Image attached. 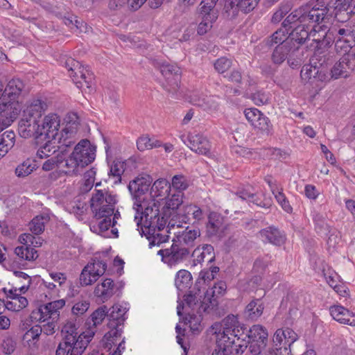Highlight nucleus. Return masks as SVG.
<instances>
[{
    "label": "nucleus",
    "instance_id": "63",
    "mask_svg": "<svg viewBox=\"0 0 355 355\" xmlns=\"http://www.w3.org/2000/svg\"><path fill=\"white\" fill-rule=\"evenodd\" d=\"M298 22L300 24V15L299 12V8L294 10L291 12L287 17L284 19L282 23V27L285 29H288V28H291V24Z\"/></svg>",
    "mask_w": 355,
    "mask_h": 355
},
{
    "label": "nucleus",
    "instance_id": "35",
    "mask_svg": "<svg viewBox=\"0 0 355 355\" xmlns=\"http://www.w3.org/2000/svg\"><path fill=\"white\" fill-rule=\"evenodd\" d=\"M182 198L183 194L180 192H178L166 200L165 205L162 208L165 216H166L168 218H169L171 214L178 211L179 207L183 202Z\"/></svg>",
    "mask_w": 355,
    "mask_h": 355
},
{
    "label": "nucleus",
    "instance_id": "3",
    "mask_svg": "<svg viewBox=\"0 0 355 355\" xmlns=\"http://www.w3.org/2000/svg\"><path fill=\"white\" fill-rule=\"evenodd\" d=\"M94 191L90 199V208L94 217L101 220L112 216L117 203L116 196L107 190L96 189Z\"/></svg>",
    "mask_w": 355,
    "mask_h": 355
},
{
    "label": "nucleus",
    "instance_id": "33",
    "mask_svg": "<svg viewBox=\"0 0 355 355\" xmlns=\"http://www.w3.org/2000/svg\"><path fill=\"white\" fill-rule=\"evenodd\" d=\"M35 245H18L15 249V254L20 261H33L37 259L39 254L34 248Z\"/></svg>",
    "mask_w": 355,
    "mask_h": 355
},
{
    "label": "nucleus",
    "instance_id": "16",
    "mask_svg": "<svg viewBox=\"0 0 355 355\" xmlns=\"http://www.w3.org/2000/svg\"><path fill=\"white\" fill-rule=\"evenodd\" d=\"M157 254L161 256L163 262L172 266L185 259L189 250L181 245H171L169 248L159 250Z\"/></svg>",
    "mask_w": 355,
    "mask_h": 355
},
{
    "label": "nucleus",
    "instance_id": "29",
    "mask_svg": "<svg viewBox=\"0 0 355 355\" xmlns=\"http://www.w3.org/2000/svg\"><path fill=\"white\" fill-rule=\"evenodd\" d=\"M114 293V284L112 279L107 278L94 289V295L102 302L109 300Z\"/></svg>",
    "mask_w": 355,
    "mask_h": 355
},
{
    "label": "nucleus",
    "instance_id": "28",
    "mask_svg": "<svg viewBox=\"0 0 355 355\" xmlns=\"http://www.w3.org/2000/svg\"><path fill=\"white\" fill-rule=\"evenodd\" d=\"M309 38L316 43V47L320 49L326 46L331 42V38L327 34V27L324 28L319 25H314L310 31Z\"/></svg>",
    "mask_w": 355,
    "mask_h": 355
},
{
    "label": "nucleus",
    "instance_id": "23",
    "mask_svg": "<svg viewBox=\"0 0 355 355\" xmlns=\"http://www.w3.org/2000/svg\"><path fill=\"white\" fill-rule=\"evenodd\" d=\"M258 236L262 242L270 244H283L286 241L285 234L274 226L260 230Z\"/></svg>",
    "mask_w": 355,
    "mask_h": 355
},
{
    "label": "nucleus",
    "instance_id": "61",
    "mask_svg": "<svg viewBox=\"0 0 355 355\" xmlns=\"http://www.w3.org/2000/svg\"><path fill=\"white\" fill-rule=\"evenodd\" d=\"M231 66V60L225 57H221L217 59L214 62V68L220 73H223L227 71Z\"/></svg>",
    "mask_w": 355,
    "mask_h": 355
},
{
    "label": "nucleus",
    "instance_id": "38",
    "mask_svg": "<svg viewBox=\"0 0 355 355\" xmlns=\"http://www.w3.org/2000/svg\"><path fill=\"white\" fill-rule=\"evenodd\" d=\"M122 334V328L119 329H110V330L106 333L103 338V343L104 347L107 351H110L112 347H118V341H119Z\"/></svg>",
    "mask_w": 355,
    "mask_h": 355
},
{
    "label": "nucleus",
    "instance_id": "27",
    "mask_svg": "<svg viewBox=\"0 0 355 355\" xmlns=\"http://www.w3.org/2000/svg\"><path fill=\"white\" fill-rule=\"evenodd\" d=\"M194 264L201 263L203 261L211 263L215 259V253L213 245H202L196 248L193 253Z\"/></svg>",
    "mask_w": 355,
    "mask_h": 355
},
{
    "label": "nucleus",
    "instance_id": "1",
    "mask_svg": "<svg viewBox=\"0 0 355 355\" xmlns=\"http://www.w3.org/2000/svg\"><path fill=\"white\" fill-rule=\"evenodd\" d=\"M158 202L151 198L133 207L137 213L135 220L138 225L140 223L143 224L144 234H150L151 231L162 230L167 224L168 218L164 216L163 209L160 212Z\"/></svg>",
    "mask_w": 355,
    "mask_h": 355
},
{
    "label": "nucleus",
    "instance_id": "42",
    "mask_svg": "<svg viewBox=\"0 0 355 355\" xmlns=\"http://www.w3.org/2000/svg\"><path fill=\"white\" fill-rule=\"evenodd\" d=\"M67 119V126L63 130L62 137H64V133L67 138L73 136L77 132L80 121L77 114L73 112L69 114Z\"/></svg>",
    "mask_w": 355,
    "mask_h": 355
},
{
    "label": "nucleus",
    "instance_id": "62",
    "mask_svg": "<svg viewBox=\"0 0 355 355\" xmlns=\"http://www.w3.org/2000/svg\"><path fill=\"white\" fill-rule=\"evenodd\" d=\"M41 334L40 326L35 325L25 333L24 340L27 342L37 340Z\"/></svg>",
    "mask_w": 355,
    "mask_h": 355
},
{
    "label": "nucleus",
    "instance_id": "10",
    "mask_svg": "<svg viewBox=\"0 0 355 355\" xmlns=\"http://www.w3.org/2000/svg\"><path fill=\"white\" fill-rule=\"evenodd\" d=\"M245 336L248 337L249 349L252 354L258 355L261 353V349L266 347L268 343V333L262 325H253Z\"/></svg>",
    "mask_w": 355,
    "mask_h": 355
},
{
    "label": "nucleus",
    "instance_id": "8",
    "mask_svg": "<svg viewBox=\"0 0 355 355\" xmlns=\"http://www.w3.org/2000/svg\"><path fill=\"white\" fill-rule=\"evenodd\" d=\"M187 308L191 311H196L198 313H209L218 306V302L216 297H212L211 294L206 292L202 300L199 298L196 294H188L184 297Z\"/></svg>",
    "mask_w": 355,
    "mask_h": 355
},
{
    "label": "nucleus",
    "instance_id": "18",
    "mask_svg": "<svg viewBox=\"0 0 355 355\" xmlns=\"http://www.w3.org/2000/svg\"><path fill=\"white\" fill-rule=\"evenodd\" d=\"M227 228V225L225 223L224 218L220 214L216 212L209 214L206 225V234L208 237H222L225 235Z\"/></svg>",
    "mask_w": 355,
    "mask_h": 355
},
{
    "label": "nucleus",
    "instance_id": "17",
    "mask_svg": "<svg viewBox=\"0 0 355 355\" xmlns=\"http://www.w3.org/2000/svg\"><path fill=\"white\" fill-rule=\"evenodd\" d=\"M355 68V55L349 53L343 55L339 61L336 62L331 70V77L333 79L340 78H347L349 76V71H353Z\"/></svg>",
    "mask_w": 355,
    "mask_h": 355
},
{
    "label": "nucleus",
    "instance_id": "55",
    "mask_svg": "<svg viewBox=\"0 0 355 355\" xmlns=\"http://www.w3.org/2000/svg\"><path fill=\"white\" fill-rule=\"evenodd\" d=\"M200 236V232L199 230H189L187 227L186 230L182 232L180 236L179 241H183L185 244L193 243L196 238Z\"/></svg>",
    "mask_w": 355,
    "mask_h": 355
},
{
    "label": "nucleus",
    "instance_id": "2",
    "mask_svg": "<svg viewBox=\"0 0 355 355\" xmlns=\"http://www.w3.org/2000/svg\"><path fill=\"white\" fill-rule=\"evenodd\" d=\"M47 107L46 102L41 99H34L26 106L18 124L20 137L25 139L33 137L39 143L38 139H42L39 121Z\"/></svg>",
    "mask_w": 355,
    "mask_h": 355
},
{
    "label": "nucleus",
    "instance_id": "4",
    "mask_svg": "<svg viewBox=\"0 0 355 355\" xmlns=\"http://www.w3.org/2000/svg\"><path fill=\"white\" fill-rule=\"evenodd\" d=\"M24 89V83L18 78L11 79L7 84L6 87H4V96L2 100H7V103L9 105V117H6V119L2 120L3 127L0 128L1 130L10 125V124L16 119L18 113L19 108L16 106L18 104V99Z\"/></svg>",
    "mask_w": 355,
    "mask_h": 355
},
{
    "label": "nucleus",
    "instance_id": "53",
    "mask_svg": "<svg viewBox=\"0 0 355 355\" xmlns=\"http://www.w3.org/2000/svg\"><path fill=\"white\" fill-rule=\"evenodd\" d=\"M64 166L67 168L64 173L69 175H77L80 166L72 154L65 160Z\"/></svg>",
    "mask_w": 355,
    "mask_h": 355
},
{
    "label": "nucleus",
    "instance_id": "51",
    "mask_svg": "<svg viewBox=\"0 0 355 355\" xmlns=\"http://www.w3.org/2000/svg\"><path fill=\"white\" fill-rule=\"evenodd\" d=\"M42 140L45 141V144L42 145L37 151V157L40 159L46 158L56 151L55 146H52V141L53 139H44L42 137Z\"/></svg>",
    "mask_w": 355,
    "mask_h": 355
},
{
    "label": "nucleus",
    "instance_id": "25",
    "mask_svg": "<svg viewBox=\"0 0 355 355\" xmlns=\"http://www.w3.org/2000/svg\"><path fill=\"white\" fill-rule=\"evenodd\" d=\"M332 318L340 323L355 327V313L340 305L331 306L329 308Z\"/></svg>",
    "mask_w": 355,
    "mask_h": 355
},
{
    "label": "nucleus",
    "instance_id": "21",
    "mask_svg": "<svg viewBox=\"0 0 355 355\" xmlns=\"http://www.w3.org/2000/svg\"><path fill=\"white\" fill-rule=\"evenodd\" d=\"M65 305L64 300H58L42 305L38 309L37 313H40V320L46 322L48 318L58 320L60 316V310Z\"/></svg>",
    "mask_w": 355,
    "mask_h": 355
},
{
    "label": "nucleus",
    "instance_id": "12",
    "mask_svg": "<svg viewBox=\"0 0 355 355\" xmlns=\"http://www.w3.org/2000/svg\"><path fill=\"white\" fill-rule=\"evenodd\" d=\"M161 73L165 78V80L162 84L164 89L168 93L175 94L179 89L181 75L180 69L172 64L162 65Z\"/></svg>",
    "mask_w": 355,
    "mask_h": 355
},
{
    "label": "nucleus",
    "instance_id": "57",
    "mask_svg": "<svg viewBox=\"0 0 355 355\" xmlns=\"http://www.w3.org/2000/svg\"><path fill=\"white\" fill-rule=\"evenodd\" d=\"M172 187L178 191V192L182 193V191L187 189L189 184L187 178L182 175H176L172 178Z\"/></svg>",
    "mask_w": 355,
    "mask_h": 355
},
{
    "label": "nucleus",
    "instance_id": "6",
    "mask_svg": "<svg viewBox=\"0 0 355 355\" xmlns=\"http://www.w3.org/2000/svg\"><path fill=\"white\" fill-rule=\"evenodd\" d=\"M94 336L92 329L80 334L73 341L63 340L56 350V355H81Z\"/></svg>",
    "mask_w": 355,
    "mask_h": 355
},
{
    "label": "nucleus",
    "instance_id": "11",
    "mask_svg": "<svg viewBox=\"0 0 355 355\" xmlns=\"http://www.w3.org/2000/svg\"><path fill=\"white\" fill-rule=\"evenodd\" d=\"M83 168L94 162L96 157V147L87 139H82L71 153Z\"/></svg>",
    "mask_w": 355,
    "mask_h": 355
},
{
    "label": "nucleus",
    "instance_id": "54",
    "mask_svg": "<svg viewBox=\"0 0 355 355\" xmlns=\"http://www.w3.org/2000/svg\"><path fill=\"white\" fill-rule=\"evenodd\" d=\"M161 230L151 231L150 234H148L147 239L149 240V244H163L168 242L169 236L166 234L159 232Z\"/></svg>",
    "mask_w": 355,
    "mask_h": 355
},
{
    "label": "nucleus",
    "instance_id": "60",
    "mask_svg": "<svg viewBox=\"0 0 355 355\" xmlns=\"http://www.w3.org/2000/svg\"><path fill=\"white\" fill-rule=\"evenodd\" d=\"M218 272L219 268L217 266L211 267L209 270H202L199 274V279L203 280L205 283H209Z\"/></svg>",
    "mask_w": 355,
    "mask_h": 355
},
{
    "label": "nucleus",
    "instance_id": "49",
    "mask_svg": "<svg viewBox=\"0 0 355 355\" xmlns=\"http://www.w3.org/2000/svg\"><path fill=\"white\" fill-rule=\"evenodd\" d=\"M252 126L260 130L264 135H269L272 133V125L271 124L269 119L263 114Z\"/></svg>",
    "mask_w": 355,
    "mask_h": 355
},
{
    "label": "nucleus",
    "instance_id": "31",
    "mask_svg": "<svg viewBox=\"0 0 355 355\" xmlns=\"http://www.w3.org/2000/svg\"><path fill=\"white\" fill-rule=\"evenodd\" d=\"M263 309L261 300L254 299L246 306L244 313L248 320L256 321L262 315Z\"/></svg>",
    "mask_w": 355,
    "mask_h": 355
},
{
    "label": "nucleus",
    "instance_id": "41",
    "mask_svg": "<svg viewBox=\"0 0 355 355\" xmlns=\"http://www.w3.org/2000/svg\"><path fill=\"white\" fill-rule=\"evenodd\" d=\"M301 78L305 81H309L312 78L318 79L319 80H324V76H322L319 68L316 65H313L312 63L309 64H305L303 66L301 72Z\"/></svg>",
    "mask_w": 355,
    "mask_h": 355
},
{
    "label": "nucleus",
    "instance_id": "59",
    "mask_svg": "<svg viewBox=\"0 0 355 355\" xmlns=\"http://www.w3.org/2000/svg\"><path fill=\"white\" fill-rule=\"evenodd\" d=\"M227 290L226 283L223 281L216 282L214 286L207 290V292L209 293L212 297H216V299L225 295Z\"/></svg>",
    "mask_w": 355,
    "mask_h": 355
},
{
    "label": "nucleus",
    "instance_id": "14",
    "mask_svg": "<svg viewBox=\"0 0 355 355\" xmlns=\"http://www.w3.org/2000/svg\"><path fill=\"white\" fill-rule=\"evenodd\" d=\"M259 0H225L224 12L228 17L234 18L238 15L239 12L249 13L257 6Z\"/></svg>",
    "mask_w": 355,
    "mask_h": 355
},
{
    "label": "nucleus",
    "instance_id": "36",
    "mask_svg": "<svg viewBox=\"0 0 355 355\" xmlns=\"http://www.w3.org/2000/svg\"><path fill=\"white\" fill-rule=\"evenodd\" d=\"M287 42L290 44L288 29L282 27L266 40V44L268 46H273L275 45H282Z\"/></svg>",
    "mask_w": 355,
    "mask_h": 355
},
{
    "label": "nucleus",
    "instance_id": "20",
    "mask_svg": "<svg viewBox=\"0 0 355 355\" xmlns=\"http://www.w3.org/2000/svg\"><path fill=\"white\" fill-rule=\"evenodd\" d=\"M183 141L198 154L208 155L210 153L211 144L209 140L200 134H189L187 141Z\"/></svg>",
    "mask_w": 355,
    "mask_h": 355
},
{
    "label": "nucleus",
    "instance_id": "9",
    "mask_svg": "<svg viewBox=\"0 0 355 355\" xmlns=\"http://www.w3.org/2000/svg\"><path fill=\"white\" fill-rule=\"evenodd\" d=\"M107 268V263L96 257L84 267L80 275V282L82 286H89L96 282L103 275Z\"/></svg>",
    "mask_w": 355,
    "mask_h": 355
},
{
    "label": "nucleus",
    "instance_id": "43",
    "mask_svg": "<svg viewBox=\"0 0 355 355\" xmlns=\"http://www.w3.org/2000/svg\"><path fill=\"white\" fill-rule=\"evenodd\" d=\"M230 334L225 331L222 332L220 331L216 335V347L232 353V347H234L235 339Z\"/></svg>",
    "mask_w": 355,
    "mask_h": 355
},
{
    "label": "nucleus",
    "instance_id": "50",
    "mask_svg": "<svg viewBox=\"0 0 355 355\" xmlns=\"http://www.w3.org/2000/svg\"><path fill=\"white\" fill-rule=\"evenodd\" d=\"M272 193L282 208L287 213H291L293 208L282 191L279 190L278 188H272Z\"/></svg>",
    "mask_w": 355,
    "mask_h": 355
},
{
    "label": "nucleus",
    "instance_id": "40",
    "mask_svg": "<svg viewBox=\"0 0 355 355\" xmlns=\"http://www.w3.org/2000/svg\"><path fill=\"white\" fill-rule=\"evenodd\" d=\"M108 313V309L106 306H102L94 311L91 315L87 324L89 325L88 329H93L96 332L95 328L101 324Z\"/></svg>",
    "mask_w": 355,
    "mask_h": 355
},
{
    "label": "nucleus",
    "instance_id": "19",
    "mask_svg": "<svg viewBox=\"0 0 355 355\" xmlns=\"http://www.w3.org/2000/svg\"><path fill=\"white\" fill-rule=\"evenodd\" d=\"M60 118L54 113L46 115L40 125L41 137L49 139H56L60 127Z\"/></svg>",
    "mask_w": 355,
    "mask_h": 355
},
{
    "label": "nucleus",
    "instance_id": "24",
    "mask_svg": "<svg viewBox=\"0 0 355 355\" xmlns=\"http://www.w3.org/2000/svg\"><path fill=\"white\" fill-rule=\"evenodd\" d=\"M19 288L15 287L6 293L8 300L6 302V308L12 311H19L28 305V300L25 297L17 292Z\"/></svg>",
    "mask_w": 355,
    "mask_h": 355
},
{
    "label": "nucleus",
    "instance_id": "5",
    "mask_svg": "<svg viewBox=\"0 0 355 355\" xmlns=\"http://www.w3.org/2000/svg\"><path fill=\"white\" fill-rule=\"evenodd\" d=\"M300 25L309 28L315 24L319 25L329 12V8L323 0H312L309 4L299 8Z\"/></svg>",
    "mask_w": 355,
    "mask_h": 355
},
{
    "label": "nucleus",
    "instance_id": "7",
    "mask_svg": "<svg viewBox=\"0 0 355 355\" xmlns=\"http://www.w3.org/2000/svg\"><path fill=\"white\" fill-rule=\"evenodd\" d=\"M64 67L69 72V76L78 88L91 89L93 86L94 75L85 68L78 61L68 58L64 62Z\"/></svg>",
    "mask_w": 355,
    "mask_h": 355
},
{
    "label": "nucleus",
    "instance_id": "46",
    "mask_svg": "<svg viewBox=\"0 0 355 355\" xmlns=\"http://www.w3.org/2000/svg\"><path fill=\"white\" fill-rule=\"evenodd\" d=\"M77 330L78 327L75 322L67 321L62 329L63 340L73 341L74 338H77L80 335Z\"/></svg>",
    "mask_w": 355,
    "mask_h": 355
},
{
    "label": "nucleus",
    "instance_id": "64",
    "mask_svg": "<svg viewBox=\"0 0 355 355\" xmlns=\"http://www.w3.org/2000/svg\"><path fill=\"white\" fill-rule=\"evenodd\" d=\"M124 162L114 160L110 166L109 175L120 178L124 172Z\"/></svg>",
    "mask_w": 355,
    "mask_h": 355
},
{
    "label": "nucleus",
    "instance_id": "30",
    "mask_svg": "<svg viewBox=\"0 0 355 355\" xmlns=\"http://www.w3.org/2000/svg\"><path fill=\"white\" fill-rule=\"evenodd\" d=\"M218 0H202L200 3V13L202 17L216 20L220 8L217 4Z\"/></svg>",
    "mask_w": 355,
    "mask_h": 355
},
{
    "label": "nucleus",
    "instance_id": "39",
    "mask_svg": "<svg viewBox=\"0 0 355 355\" xmlns=\"http://www.w3.org/2000/svg\"><path fill=\"white\" fill-rule=\"evenodd\" d=\"M187 311V316L185 318V323L189 325L191 331L196 334L200 331L202 329L201 321H202V313H198L196 311H191V312L187 309V306H185Z\"/></svg>",
    "mask_w": 355,
    "mask_h": 355
},
{
    "label": "nucleus",
    "instance_id": "34",
    "mask_svg": "<svg viewBox=\"0 0 355 355\" xmlns=\"http://www.w3.org/2000/svg\"><path fill=\"white\" fill-rule=\"evenodd\" d=\"M310 31L309 28L298 24L289 34L290 44L300 47V45L303 44L307 38H309Z\"/></svg>",
    "mask_w": 355,
    "mask_h": 355
},
{
    "label": "nucleus",
    "instance_id": "32",
    "mask_svg": "<svg viewBox=\"0 0 355 355\" xmlns=\"http://www.w3.org/2000/svg\"><path fill=\"white\" fill-rule=\"evenodd\" d=\"M171 187V185L167 180L164 178L157 180L151 187L149 198H165L168 196Z\"/></svg>",
    "mask_w": 355,
    "mask_h": 355
},
{
    "label": "nucleus",
    "instance_id": "48",
    "mask_svg": "<svg viewBox=\"0 0 355 355\" xmlns=\"http://www.w3.org/2000/svg\"><path fill=\"white\" fill-rule=\"evenodd\" d=\"M121 217L120 212L114 209V214L112 216L107 217L100 220L98 223V227L101 232L107 230L110 227H113L117 223V220Z\"/></svg>",
    "mask_w": 355,
    "mask_h": 355
},
{
    "label": "nucleus",
    "instance_id": "22",
    "mask_svg": "<svg viewBox=\"0 0 355 355\" xmlns=\"http://www.w3.org/2000/svg\"><path fill=\"white\" fill-rule=\"evenodd\" d=\"M127 312V308L116 304L112 306L107 315L109 329L122 328L125 320L124 315Z\"/></svg>",
    "mask_w": 355,
    "mask_h": 355
},
{
    "label": "nucleus",
    "instance_id": "15",
    "mask_svg": "<svg viewBox=\"0 0 355 355\" xmlns=\"http://www.w3.org/2000/svg\"><path fill=\"white\" fill-rule=\"evenodd\" d=\"M295 340L296 334L290 329H277L272 338L274 348L277 352H280V354H282L284 350V355L289 354L290 349L288 347H290Z\"/></svg>",
    "mask_w": 355,
    "mask_h": 355
},
{
    "label": "nucleus",
    "instance_id": "52",
    "mask_svg": "<svg viewBox=\"0 0 355 355\" xmlns=\"http://www.w3.org/2000/svg\"><path fill=\"white\" fill-rule=\"evenodd\" d=\"M15 135L13 131L7 130L0 135V144L4 145L5 150L11 149L15 145ZM1 151L3 153L4 149Z\"/></svg>",
    "mask_w": 355,
    "mask_h": 355
},
{
    "label": "nucleus",
    "instance_id": "58",
    "mask_svg": "<svg viewBox=\"0 0 355 355\" xmlns=\"http://www.w3.org/2000/svg\"><path fill=\"white\" fill-rule=\"evenodd\" d=\"M290 10L291 6L288 3H281L279 8L273 14L271 21L275 24L279 23Z\"/></svg>",
    "mask_w": 355,
    "mask_h": 355
},
{
    "label": "nucleus",
    "instance_id": "37",
    "mask_svg": "<svg viewBox=\"0 0 355 355\" xmlns=\"http://www.w3.org/2000/svg\"><path fill=\"white\" fill-rule=\"evenodd\" d=\"M162 146V143L161 141L155 137H150L148 135H141L137 140V149L141 152L159 148Z\"/></svg>",
    "mask_w": 355,
    "mask_h": 355
},
{
    "label": "nucleus",
    "instance_id": "56",
    "mask_svg": "<svg viewBox=\"0 0 355 355\" xmlns=\"http://www.w3.org/2000/svg\"><path fill=\"white\" fill-rule=\"evenodd\" d=\"M237 324H239L237 317L234 315H230L223 320V331L234 334V332L235 331L234 328L236 327Z\"/></svg>",
    "mask_w": 355,
    "mask_h": 355
},
{
    "label": "nucleus",
    "instance_id": "26",
    "mask_svg": "<svg viewBox=\"0 0 355 355\" xmlns=\"http://www.w3.org/2000/svg\"><path fill=\"white\" fill-rule=\"evenodd\" d=\"M298 50V46L295 44L291 45L288 42L282 45H278L274 49L272 54V60L275 64L282 63L286 58L294 55L295 52Z\"/></svg>",
    "mask_w": 355,
    "mask_h": 355
},
{
    "label": "nucleus",
    "instance_id": "13",
    "mask_svg": "<svg viewBox=\"0 0 355 355\" xmlns=\"http://www.w3.org/2000/svg\"><path fill=\"white\" fill-rule=\"evenodd\" d=\"M150 181L148 177H137L130 182L128 189L135 200L133 207L138 205V203H142L144 200H148L147 193L149 191Z\"/></svg>",
    "mask_w": 355,
    "mask_h": 355
},
{
    "label": "nucleus",
    "instance_id": "44",
    "mask_svg": "<svg viewBox=\"0 0 355 355\" xmlns=\"http://www.w3.org/2000/svg\"><path fill=\"white\" fill-rule=\"evenodd\" d=\"M192 277L186 270H180L177 272L175 284L179 291H184L190 287Z\"/></svg>",
    "mask_w": 355,
    "mask_h": 355
},
{
    "label": "nucleus",
    "instance_id": "45",
    "mask_svg": "<svg viewBox=\"0 0 355 355\" xmlns=\"http://www.w3.org/2000/svg\"><path fill=\"white\" fill-rule=\"evenodd\" d=\"M337 36L354 46L355 45V25L347 24L345 27L339 28Z\"/></svg>",
    "mask_w": 355,
    "mask_h": 355
},
{
    "label": "nucleus",
    "instance_id": "47",
    "mask_svg": "<svg viewBox=\"0 0 355 355\" xmlns=\"http://www.w3.org/2000/svg\"><path fill=\"white\" fill-rule=\"evenodd\" d=\"M49 220L48 217L45 216H37L33 218L31 222L29 224V229L31 232L35 234L38 235L41 234L45 227L46 223Z\"/></svg>",
    "mask_w": 355,
    "mask_h": 355
}]
</instances>
